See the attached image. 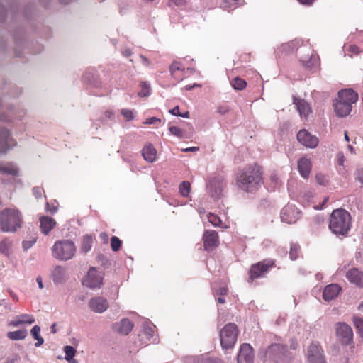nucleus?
<instances>
[{
  "mask_svg": "<svg viewBox=\"0 0 363 363\" xmlns=\"http://www.w3.org/2000/svg\"><path fill=\"white\" fill-rule=\"evenodd\" d=\"M236 184L244 191L252 193L257 191L262 184L259 167L254 165L241 169L237 174Z\"/></svg>",
  "mask_w": 363,
  "mask_h": 363,
  "instance_id": "obj_1",
  "label": "nucleus"
},
{
  "mask_svg": "<svg viewBox=\"0 0 363 363\" xmlns=\"http://www.w3.org/2000/svg\"><path fill=\"white\" fill-rule=\"evenodd\" d=\"M351 228V216L345 209L337 208L330 214L329 229L337 236L346 235Z\"/></svg>",
  "mask_w": 363,
  "mask_h": 363,
  "instance_id": "obj_2",
  "label": "nucleus"
},
{
  "mask_svg": "<svg viewBox=\"0 0 363 363\" xmlns=\"http://www.w3.org/2000/svg\"><path fill=\"white\" fill-rule=\"evenodd\" d=\"M20 211L14 208H6L0 212V228L3 232L14 233L21 228Z\"/></svg>",
  "mask_w": 363,
  "mask_h": 363,
  "instance_id": "obj_3",
  "label": "nucleus"
},
{
  "mask_svg": "<svg viewBox=\"0 0 363 363\" xmlns=\"http://www.w3.org/2000/svg\"><path fill=\"white\" fill-rule=\"evenodd\" d=\"M77 252V247L69 240H62L55 242L52 247V255L60 261H69L74 258Z\"/></svg>",
  "mask_w": 363,
  "mask_h": 363,
  "instance_id": "obj_4",
  "label": "nucleus"
},
{
  "mask_svg": "<svg viewBox=\"0 0 363 363\" xmlns=\"http://www.w3.org/2000/svg\"><path fill=\"white\" fill-rule=\"evenodd\" d=\"M138 341L140 342V345H147L158 342L156 327L149 320H143L142 330L138 335Z\"/></svg>",
  "mask_w": 363,
  "mask_h": 363,
  "instance_id": "obj_5",
  "label": "nucleus"
},
{
  "mask_svg": "<svg viewBox=\"0 0 363 363\" xmlns=\"http://www.w3.org/2000/svg\"><path fill=\"white\" fill-rule=\"evenodd\" d=\"M238 330L234 323H228L220 331V344L223 349L232 348L237 341Z\"/></svg>",
  "mask_w": 363,
  "mask_h": 363,
  "instance_id": "obj_6",
  "label": "nucleus"
},
{
  "mask_svg": "<svg viewBox=\"0 0 363 363\" xmlns=\"http://www.w3.org/2000/svg\"><path fill=\"white\" fill-rule=\"evenodd\" d=\"M104 276L101 272L91 267L82 280L83 286L91 289H99L103 285Z\"/></svg>",
  "mask_w": 363,
  "mask_h": 363,
  "instance_id": "obj_7",
  "label": "nucleus"
},
{
  "mask_svg": "<svg viewBox=\"0 0 363 363\" xmlns=\"http://www.w3.org/2000/svg\"><path fill=\"white\" fill-rule=\"evenodd\" d=\"M274 266L272 260H264L252 264L249 271L248 282L265 277L269 268Z\"/></svg>",
  "mask_w": 363,
  "mask_h": 363,
  "instance_id": "obj_8",
  "label": "nucleus"
},
{
  "mask_svg": "<svg viewBox=\"0 0 363 363\" xmlns=\"http://www.w3.org/2000/svg\"><path fill=\"white\" fill-rule=\"evenodd\" d=\"M266 354L277 362H284L290 358L287 347L279 343L272 344L269 346Z\"/></svg>",
  "mask_w": 363,
  "mask_h": 363,
  "instance_id": "obj_9",
  "label": "nucleus"
},
{
  "mask_svg": "<svg viewBox=\"0 0 363 363\" xmlns=\"http://www.w3.org/2000/svg\"><path fill=\"white\" fill-rule=\"evenodd\" d=\"M26 115V111L21 106H9L7 111L0 114V122L12 123L14 120L21 121Z\"/></svg>",
  "mask_w": 363,
  "mask_h": 363,
  "instance_id": "obj_10",
  "label": "nucleus"
},
{
  "mask_svg": "<svg viewBox=\"0 0 363 363\" xmlns=\"http://www.w3.org/2000/svg\"><path fill=\"white\" fill-rule=\"evenodd\" d=\"M307 360L308 363H325L323 350L318 342H312L307 349Z\"/></svg>",
  "mask_w": 363,
  "mask_h": 363,
  "instance_id": "obj_11",
  "label": "nucleus"
},
{
  "mask_svg": "<svg viewBox=\"0 0 363 363\" xmlns=\"http://www.w3.org/2000/svg\"><path fill=\"white\" fill-rule=\"evenodd\" d=\"M17 145V142L11 136L6 128L0 129V154H6Z\"/></svg>",
  "mask_w": 363,
  "mask_h": 363,
  "instance_id": "obj_12",
  "label": "nucleus"
},
{
  "mask_svg": "<svg viewBox=\"0 0 363 363\" xmlns=\"http://www.w3.org/2000/svg\"><path fill=\"white\" fill-rule=\"evenodd\" d=\"M335 330L336 335L342 345L351 344L353 340V332L349 325L345 323H337L335 325Z\"/></svg>",
  "mask_w": 363,
  "mask_h": 363,
  "instance_id": "obj_13",
  "label": "nucleus"
},
{
  "mask_svg": "<svg viewBox=\"0 0 363 363\" xmlns=\"http://www.w3.org/2000/svg\"><path fill=\"white\" fill-rule=\"evenodd\" d=\"M300 218L301 211L294 205L288 204L281 211V220L286 223H295Z\"/></svg>",
  "mask_w": 363,
  "mask_h": 363,
  "instance_id": "obj_14",
  "label": "nucleus"
},
{
  "mask_svg": "<svg viewBox=\"0 0 363 363\" xmlns=\"http://www.w3.org/2000/svg\"><path fill=\"white\" fill-rule=\"evenodd\" d=\"M299 52H306V55L300 56V61L305 67L311 69L318 65V56L313 52L311 48L303 47Z\"/></svg>",
  "mask_w": 363,
  "mask_h": 363,
  "instance_id": "obj_15",
  "label": "nucleus"
},
{
  "mask_svg": "<svg viewBox=\"0 0 363 363\" xmlns=\"http://www.w3.org/2000/svg\"><path fill=\"white\" fill-rule=\"evenodd\" d=\"M88 306L93 312L102 313L108 309L109 304L105 298L96 296L89 301Z\"/></svg>",
  "mask_w": 363,
  "mask_h": 363,
  "instance_id": "obj_16",
  "label": "nucleus"
},
{
  "mask_svg": "<svg viewBox=\"0 0 363 363\" xmlns=\"http://www.w3.org/2000/svg\"><path fill=\"white\" fill-rule=\"evenodd\" d=\"M297 140L303 145L309 147L315 148L318 144V139L317 137L311 135L306 130H301L297 134Z\"/></svg>",
  "mask_w": 363,
  "mask_h": 363,
  "instance_id": "obj_17",
  "label": "nucleus"
},
{
  "mask_svg": "<svg viewBox=\"0 0 363 363\" xmlns=\"http://www.w3.org/2000/svg\"><path fill=\"white\" fill-rule=\"evenodd\" d=\"M254 352L250 345L245 343L240 347L238 355V363H253Z\"/></svg>",
  "mask_w": 363,
  "mask_h": 363,
  "instance_id": "obj_18",
  "label": "nucleus"
},
{
  "mask_svg": "<svg viewBox=\"0 0 363 363\" xmlns=\"http://www.w3.org/2000/svg\"><path fill=\"white\" fill-rule=\"evenodd\" d=\"M203 246L206 250H213L217 247L219 243V239L217 232L215 230H207L203 235Z\"/></svg>",
  "mask_w": 363,
  "mask_h": 363,
  "instance_id": "obj_19",
  "label": "nucleus"
},
{
  "mask_svg": "<svg viewBox=\"0 0 363 363\" xmlns=\"http://www.w3.org/2000/svg\"><path fill=\"white\" fill-rule=\"evenodd\" d=\"M111 328L114 332L121 335H126L132 331L133 323L128 318H123L120 321L114 323Z\"/></svg>",
  "mask_w": 363,
  "mask_h": 363,
  "instance_id": "obj_20",
  "label": "nucleus"
},
{
  "mask_svg": "<svg viewBox=\"0 0 363 363\" xmlns=\"http://www.w3.org/2000/svg\"><path fill=\"white\" fill-rule=\"evenodd\" d=\"M51 278L55 284L65 283L68 279L67 269L60 265L55 266L51 270Z\"/></svg>",
  "mask_w": 363,
  "mask_h": 363,
  "instance_id": "obj_21",
  "label": "nucleus"
},
{
  "mask_svg": "<svg viewBox=\"0 0 363 363\" xmlns=\"http://www.w3.org/2000/svg\"><path fill=\"white\" fill-rule=\"evenodd\" d=\"M346 277L351 284L363 288V272L357 268H352L347 272Z\"/></svg>",
  "mask_w": 363,
  "mask_h": 363,
  "instance_id": "obj_22",
  "label": "nucleus"
},
{
  "mask_svg": "<svg viewBox=\"0 0 363 363\" xmlns=\"http://www.w3.org/2000/svg\"><path fill=\"white\" fill-rule=\"evenodd\" d=\"M336 99L352 105L357 102L358 94L351 89H345L338 92V98Z\"/></svg>",
  "mask_w": 363,
  "mask_h": 363,
  "instance_id": "obj_23",
  "label": "nucleus"
},
{
  "mask_svg": "<svg viewBox=\"0 0 363 363\" xmlns=\"http://www.w3.org/2000/svg\"><path fill=\"white\" fill-rule=\"evenodd\" d=\"M223 186V183L221 180H211L207 186L211 196L214 199L219 198L222 194Z\"/></svg>",
  "mask_w": 363,
  "mask_h": 363,
  "instance_id": "obj_24",
  "label": "nucleus"
},
{
  "mask_svg": "<svg viewBox=\"0 0 363 363\" xmlns=\"http://www.w3.org/2000/svg\"><path fill=\"white\" fill-rule=\"evenodd\" d=\"M341 287L337 284H331L326 286L323 292V298L325 301H331L336 298L341 291Z\"/></svg>",
  "mask_w": 363,
  "mask_h": 363,
  "instance_id": "obj_25",
  "label": "nucleus"
},
{
  "mask_svg": "<svg viewBox=\"0 0 363 363\" xmlns=\"http://www.w3.org/2000/svg\"><path fill=\"white\" fill-rule=\"evenodd\" d=\"M335 112L339 117H345L350 114L352 105L335 99L333 102Z\"/></svg>",
  "mask_w": 363,
  "mask_h": 363,
  "instance_id": "obj_26",
  "label": "nucleus"
},
{
  "mask_svg": "<svg viewBox=\"0 0 363 363\" xmlns=\"http://www.w3.org/2000/svg\"><path fill=\"white\" fill-rule=\"evenodd\" d=\"M188 362L192 363H224L223 361L216 357H211L208 354L190 357Z\"/></svg>",
  "mask_w": 363,
  "mask_h": 363,
  "instance_id": "obj_27",
  "label": "nucleus"
},
{
  "mask_svg": "<svg viewBox=\"0 0 363 363\" xmlns=\"http://www.w3.org/2000/svg\"><path fill=\"white\" fill-rule=\"evenodd\" d=\"M0 174L16 176L18 174V169L13 162L1 161Z\"/></svg>",
  "mask_w": 363,
  "mask_h": 363,
  "instance_id": "obj_28",
  "label": "nucleus"
},
{
  "mask_svg": "<svg viewBox=\"0 0 363 363\" xmlns=\"http://www.w3.org/2000/svg\"><path fill=\"white\" fill-rule=\"evenodd\" d=\"M142 155L145 161L153 162L157 157V150L151 143H147L142 150Z\"/></svg>",
  "mask_w": 363,
  "mask_h": 363,
  "instance_id": "obj_29",
  "label": "nucleus"
},
{
  "mask_svg": "<svg viewBox=\"0 0 363 363\" xmlns=\"http://www.w3.org/2000/svg\"><path fill=\"white\" fill-rule=\"evenodd\" d=\"M35 322V318L32 315L21 314L16 316L9 323L10 325L18 327L23 324L30 325Z\"/></svg>",
  "mask_w": 363,
  "mask_h": 363,
  "instance_id": "obj_30",
  "label": "nucleus"
},
{
  "mask_svg": "<svg viewBox=\"0 0 363 363\" xmlns=\"http://www.w3.org/2000/svg\"><path fill=\"white\" fill-rule=\"evenodd\" d=\"M40 227L43 233L48 235L55 226V220L48 216H42L40 218Z\"/></svg>",
  "mask_w": 363,
  "mask_h": 363,
  "instance_id": "obj_31",
  "label": "nucleus"
},
{
  "mask_svg": "<svg viewBox=\"0 0 363 363\" xmlns=\"http://www.w3.org/2000/svg\"><path fill=\"white\" fill-rule=\"evenodd\" d=\"M298 168L301 175L303 178H308L311 169V160L305 157L301 158L298 162Z\"/></svg>",
  "mask_w": 363,
  "mask_h": 363,
  "instance_id": "obj_32",
  "label": "nucleus"
},
{
  "mask_svg": "<svg viewBox=\"0 0 363 363\" xmlns=\"http://www.w3.org/2000/svg\"><path fill=\"white\" fill-rule=\"evenodd\" d=\"M294 103L296 106V108L301 118H306L310 113V107L308 104L302 99L294 98Z\"/></svg>",
  "mask_w": 363,
  "mask_h": 363,
  "instance_id": "obj_33",
  "label": "nucleus"
},
{
  "mask_svg": "<svg viewBox=\"0 0 363 363\" xmlns=\"http://www.w3.org/2000/svg\"><path fill=\"white\" fill-rule=\"evenodd\" d=\"M28 335V331L26 329L11 331L7 333V337L11 340H24Z\"/></svg>",
  "mask_w": 363,
  "mask_h": 363,
  "instance_id": "obj_34",
  "label": "nucleus"
},
{
  "mask_svg": "<svg viewBox=\"0 0 363 363\" xmlns=\"http://www.w3.org/2000/svg\"><path fill=\"white\" fill-rule=\"evenodd\" d=\"M93 243V238L90 235H85L83 237V240L82 242V246L80 248V251L82 253L86 254L90 251Z\"/></svg>",
  "mask_w": 363,
  "mask_h": 363,
  "instance_id": "obj_35",
  "label": "nucleus"
},
{
  "mask_svg": "<svg viewBox=\"0 0 363 363\" xmlns=\"http://www.w3.org/2000/svg\"><path fill=\"white\" fill-rule=\"evenodd\" d=\"M12 241L5 238L0 242V252L7 257L10 255Z\"/></svg>",
  "mask_w": 363,
  "mask_h": 363,
  "instance_id": "obj_36",
  "label": "nucleus"
},
{
  "mask_svg": "<svg viewBox=\"0 0 363 363\" xmlns=\"http://www.w3.org/2000/svg\"><path fill=\"white\" fill-rule=\"evenodd\" d=\"M40 328L38 325H35L33 327V328L30 330V333L33 338L37 340V342H35V347H40L42 345L44 342L43 338L40 335Z\"/></svg>",
  "mask_w": 363,
  "mask_h": 363,
  "instance_id": "obj_37",
  "label": "nucleus"
},
{
  "mask_svg": "<svg viewBox=\"0 0 363 363\" xmlns=\"http://www.w3.org/2000/svg\"><path fill=\"white\" fill-rule=\"evenodd\" d=\"M300 41L298 40H292L291 42L284 43L281 48L286 52H291L298 48Z\"/></svg>",
  "mask_w": 363,
  "mask_h": 363,
  "instance_id": "obj_38",
  "label": "nucleus"
},
{
  "mask_svg": "<svg viewBox=\"0 0 363 363\" xmlns=\"http://www.w3.org/2000/svg\"><path fill=\"white\" fill-rule=\"evenodd\" d=\"M213 290L214 295L217 296H225L228 292V289L225 283H222L219 286L213 285Z\"/></svg>",
  "mask_w": 363,
  "mask_h": 363,
  "instance_id": "obj_39",
  "label": "nucleus"
},
{
  "mask_svg": "<svg viewBox=\"0 0 363 363\" xmlns=\"http://www.w3.org/2000/svg\"><path fill=\"white\" fill-rule=\"evenodd\" d=\"M238 0H221L220 6L222 9L230 11L237 7Z\"/></svg>",
  "mask_w": 363,
  "mask_h": 363,
  "instance_id": "obj_40",
  "label": "nucleus"
},
{
  "mask_svg": "<svg viewBox=\"0 0 363 363\" xmlns=\"http://www.w3.org/2000/svg\"><path fill=\"white\" fill-rule=\"evenodd\" d=\"M181 195L184 197H187L190 193L191 185L187 181L182 182L179 187Z\"/></svg>",
  "mask_w": 363,
  "mask_h": 363,
  "instance_id": "obj_41",
  "label": "nucleus"
},
{
  "mask_svg": "<svg viewBox=\"0 0 363 363\" xmlns=\"http://www.w3.org/2000/svg\"><path fill=\"white\" fill-rule=\"evenodd\" d=\"M141 90L138 93V96L140 97H147L150 95V84L147 82H143L140 84Z\"/></svg>",
  "mask_w": 363,
  "mask_h": 363,
  "instance_id": "obj_42",
  "label": "nucleus"
},
{
  "mask_svg": "<svg viewBox=\"0 0 363 363\" xmlns=\"http://www.w3.org/2000/svg\"><path fill=\"white\" fill-rule=\"evenodd\" d=\"M231 84L235 89L242 90L244 88H245L247 83L244 79L240 77H236L231 82Z\"/></svg>",
  "mask_w": 363,
  "mask_h": 363,
  "instance_id": "obj_43",
  "label": "nucleus"
},
{
  "mask_svg": "<svg viewBox=\"0 0 363 363\" xmlns=\"http://www.w3.org/2000/svg\"><path fill=\"white\" fill-rule=\"evenodd\" d=\"M168 6L170 7H177L179 9H183L186 6V0H168Z\"/></svg>",
  "mask_w": 363,
  "mask_h": 363,
  "instance_id": "obj_44",
  "label": "nucleus"
},
{
  "mask_svg": "<svg viewBox=\"0 0 363 363\" xmlns=\"http://www.w3.org/2000/svg\"><path fill=\"white\" fill-rule=\"evenodd\" d=\"M36 241H37V238L35 236L30 237L29 239L23 240L22 242L23 249L25 251H27L28 250H29L30 248H31L33 246V245L36 242Z\"/></svg>",
  "mask_w": 363,
  "mask_h": 363,
  "instance_id": "obj_45",
  "label": "nucleus"
},
{
  "mask_svg": "<svg viewBox=\"0 0 363 363\" xmlns=\"http://www.w3.org/2000/svg\"><path fill=\"white\" fill-rule=\"evenodd\" d=\"M64 352L65 353V359L67 361H69L71 359H73L76 353L75 349L73 347L68 345L65 347Z\"/></svg>",
  "mask_w": 363,
  "mask_h": 363,
  "instance_id": "obj_46",
  "label": "nucleus"
},
{
  "mask_svg": "<svg viewBox=\"0 0 363 363\" xmlns=\"http://www.w3.org/2000/svg\"><path fill=\"white\" fill-rule=\"evenodd\" d=\"M169 130L171 133V134L175 135L176 137H177L179 138H184V131L179 127L170 126L169 128Z\"/></svg>",
  "mask_w": 363,
  "mask_h": 363,
  "instance_id": "obj_47",
  "label": "nucleus"
},
{
  "mask_svg": "<svg viewBox=\"0 0 363 363\" xmlns=\"http://www.w3.org/2000/svg\"><path fill=\"white\" fill-rule=\"evenodd\" d=\"M208 221L214 226L216 227H220L222 221L220 218L217 216L216 215H214L213 213H209L208 215Z\"/></svg>",
  "mask_w": 363,
  "mask_h": 363,
  "instance_id": "obj_48",
  "label": "nucleus"
},
{
  "mask_svg": "<svg viewBox=\"0 0 363 363\" xmlns=\"http://www.w3.org/2000/svg\"><path fill=\"white\" fill-rule=\"evenodd\" d=\"M121 113L124 117V118L128 121L133 120L135 117L133 111L131 109L122 108L121 111Z\"/></svg>",
  "mask_w": 363,
  "mask_h": 363,
  "instance_id": "obj_49",
  "label": "nucleus"
},
{
  "mask_svg": "<svg viewBox=\"0 0 363 363\" xmlns=\"http://www.w3.org/2000/svg\"><path fill=\"white\" fill-rule=\"evenodd\" d=\"M121 241L116 236H113L111 239V246L113 251H118L121 246Z\"/></svg>",
  "mask_w": 363,
  "mask_h": 363,
  "instance_id": "obj_50",
  "label": "nucleus"
},
{
  "mask_svg": "<svg viewBox=\"0 0 363 363\" xmlns=\"http://www.w3.org/2000/svg\"><path fill=\"white\" fill-rule=\"evenodd\" d=\"M299 246L296 244H291L290 247L289 256L291 260H295L298 257V251Z\"/></svg>",
  "mask_w": 363,
  "mask_h": 363,
  "instance_id": "obj_51",
  "label": "nucleus"
},
{
  "mask_svg": "<svg viewBox=\"0 0 363 363\" xmlns=\"http://www.w3.org/2000/svg\"><path fill=\"white\" fill-rule=\"evenodd\" d=\"M353 323L357 330L359 333H363V318L359 317H354Z\"/></svg>",
  "mask_w": 363,
  "mask_h": 363,
  "instance_id": "obj_52",
  "label": "nucleus"
},
{
  "mask_svg": "<svg viewBox=\"0 0 363 363\" xmlns=\"http://www.w3.org/2000/svg\"><path fill=\"white\" fill-rule=\"evenodd\" d=\"M315 180L318 184L322 186H325L328 182L327 177L321 173L315 175Z\"/></svg>",
  "mask_w": 363,
  "mask_h": 363,
  "instance_id": "obj_53",
  "label": "nucleus"
},
{
  "mask_svg": "<svg viewBox=\"0 0 363 363\" xmlns=\"http://www.w3.org/2000/svg\"><path fill=\"white\" fill-rule=\"evenodd\" d=\"M179 70H184V69L182 68L179 62L175 61L169 67L171 74L174 77L176 71Z\"/></svg>",
  "mask_w": 363,
  "mask_h": 363,
  "instance_id": "obj_54",
  "label": "nucleus"
},
{
  "mask_svg": "<svg viewBox=\"0 0 363 363\" xmlns=\"http://www.w3.org/2000/svg\"><path fill=\"white\" fill-rule=\"evenodd\" d=\"M20 357L17 354H13L11 357H7L6 359L2 360L0 363H18Z\"/></svg>",
  "mask_w": 363,
  "mask_h": 363,
  "instance_id": "obj_55",
  "label": "nucleus"
},
{
  "mask_svg": "<svg viewBox=\"0 0 363 363\" xmlns=\"http://www.w3.org/2000/svg\"><path fill=\"white\" fill-rule=\"evenodd\" d=\"M349 49L350 52L355 54H358L360 52L363 51V45L359 47L356 45H350Z\"/></svg>",
  "mask_w": 363,
  "mask_h": 363,
  "instance_id": "obj_56",
  "label": "nucleus"
},
{
  "mask_svg": "<svg viewBox=\"0 0 363 363\" xmlns=\"http://www.w3.org/2000/svg\"><path fill=\"white\" fill-rule=\"evenodd\" d=\"M6 15V10L3 4L0 1V21H4Z\"/></svg>",
  "mask_w": 363,
  "mask_h": 363,
  "instance_id": "obj_57",
  "label": "nucleus"
},
{
  "mask_svg": "<svg viewBox=\"0 0 363 363\" xmlns=\"http://www.w3.org/2000/svg\"><path fill=\"white\" fill-rule=\"evenodd\" d=\"M33 194L35 196V198H40L42 196V189L40 187H34L33 189Z\"/></svg>",
  "mask_w": 363,
  "mask_h": 363,
  "instance_id": "obj_58",
  "label": "nucleus"
},
{
  "mask_svg": "<svg viewBox=\"0 0 363 363\" xmlns=\"http://www.w3.org/2000/svg\"><path fill=\"white\" fill-rule=\"evenodd\" d=\"M160 119H159L156 117H151V118H147L144 123L147 124V125H152V124H155L156 122H160Z\"/></svg>",
  "mask_w": 363,
  "mask_h": 363,
  "instance_id": "obj_59",
  "label": "nucleus"
},
{
  "mask_svg": "<svg viewBox=\"0 0 363 363\" xmlns=\"http://www.w3.org/2000/svg\"><path fill=\"white\" fill-rule=\"evenodd\" d=\"M345 162V157L342 152H339L337 155V163L339 165L342 166Z\"/></svg>",
  "mask_w": 363,
  "mask_h": 363,
  "instance_id": "obj_60",
  "label": "nucleus"
},
{
  "mask_svg": "<svg viewBox=\"0 0 363 363\" xmlns=\"http://www.w3.org/2000/svg\"><path fill=\"white\" fill-rule=\"evenodd\" d=\"M45 210H46V211L53 214L57 211V208L55 207L54 206H50V204L47 203L46 206H45Z\"/></svg>",
  "mask_w": 363,
  "mask_h": 363,
  "instance_id": "obj_61",
  "label": "nucleus"
},
{
  "mask_svg": "<svg viewBox=\"0 0 363 363\" xmlns=\"http://www.w3.org/2000/svg\"><path fill=\"white\" fill-rule=\"evenodd\" d=\"M140 58L141 59L142 63L144 66L148 67L150 65L149 60L144 55H140Z\"/></svg>",
  "mask_w": 363,
  "mask_h": 363,
  "instance_id": "obj_62",
  "label": "nucleus"
},
{
  "mask_svg": "<svg viewBox=\"0 0 363 363\" xmlns=\"http://www.w3.org/2000/svg\"><path fill=\"white\" fill-rule=\"evenodd\" d=\"M172 115L179 116L180 112H179V108L178 106H175L174 108L169 110V111Z\"/></svg>",
  "mask_w": 363,
  "mask_h": 363,
  "instance_id": "obj_63",
  "label": "nucleus"
},
{
  "mask_svg": "<svg viewBox=\"0 0 363 363\" xmlns=\"http://www.w3.org/2000/svg\"><path fill=\"white\" fill-rule=\"evenodd\" d=\"M356 180L359 181L361 184H363V174L357 172L355 174Z\"/></svg>",
  "mask_w": 363,
  "mask_h": 363,
  "instance_id": "obj_64",
  "label": "nucleus"
}]
</instances>
